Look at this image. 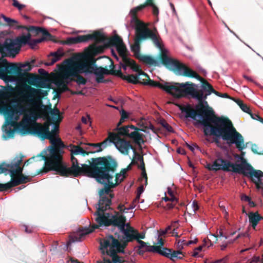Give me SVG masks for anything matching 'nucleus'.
<instances>
[{
    "label": "nucleus",
    "mask_w": 263,
    "mask_h": 263,
    "mask_svg": "<svg viewBox=\"0 0 263 263\" xmlns=\"http://www.w3.org/2000/svg\"><path fill=\"white\" fill-rule=\"evenodd\" d=\"M198 80L202 83L201 89H196L194 87L195 84L189 82L179 84L181 98L190 95L193 98L197 99L198 101L197 107L199 108V111L209 115L213 121L214 126L213 127L212 130H215L219 128L228 139V144H235L236 148L242 151L246 147L243 136L236 130L229 118L216 115L212 108L209 106L207 101H205L208 96L212 93L219 96V92L214 90L213 86L203 78Z\"/></svg>",
    "instance_id": "f257e3e1"
},
{
    "label": "nucleus",
    "mask_w": 263,
    "mask_h": 263,
    "mask_svg": "<svg viewBox=\"0 0 263 263\" xmlns=\"http://www.w3.org/2000/svg\"><path fill=\"white\" fill-rule=\"evenodd\" d=\"M47 95L46 91L35 88L26 84H23L18 88V99L17 104L5 103L0 105V113H2L6 119L8 124L13 125L14 120H17L20 115H24L35 121L38 118L50 119L49 117L51 105H45L42 101V96Z\"/></svg>",
    "instance_id": "f03ea898"
},
{
    "label": "nucleus",
    "mask_w": 263,
    "mask_h": 263,
    "mask_svg": "<svg viewBox=\"0 0 263 263\" xmlns=\"http://www.w3.org/2000/svg\"><path fill=\"white\" fill-rule=\"evenodd\" d=\"M59 125L58 123H53L50 119L47 120L43 124L34 121V123L30 126L22 125L21 130L23 134H30L37 136L42 140L48 139L52 145L49 148V156H46L41 153L37 157H41V160L45 161V166L35 173L32 174L31 177H33L40 174L47 173L50 170H55L58 167V161L60 158L59 154L60 148H64L65 145L60 138H55L58 135Z\"/></svg>",
    "instance_id": "7ed1b4c3"
},
{
    "label": "nucleus",
    "mask_w": 263,
    "mask_h": 263,
    "mask_svg": "<svg viewBox=\"0 0 263 263\" xmlns=\"http://www.w3.org/2000/svg\"><path fill=\"white\" fill-rule=\"evenodd\" d=\"M90 165H84L81 171L84 172L88 177L93 178L99 183L104 185L100 189L99 196L107 194L111 189L118 185L125 178L119 173H117L118 162L111 156L91 158L88 161Z\"/></svg>",
    "instance_id": "20e7f679"
},
{
    "label": "nucleus",
    "mask_w": 263,
    "mask_h": 263,
    "mask_svg": "<svg viewBox=\"0 0 263 263\" xmlns=\"http://www.w3.org/2000/svg\"><path fill=\"white\" fill-rule=\"evenodd\" d=\"M110 200L105 198L102 199L100 201V207L97 208V211L94 213V215L96 216L95 220L98 225L93 224L91 228H86L81 230L77 234L70 236V241L73 242L81 241L86 235L92 233L95 229L102 226L117 227L120 231L123 229L125 227V216L122 215H119L118 212H116L115 215L105 213V211L110 209Z\"/></svg>",
    "instance_id": "39448f33"
},
{
    "label": "nucleus",
    "mask_w": 263,
    "mask_h": 263,
    "mask_svg": "<svg viewBox=\"0 0 263 263\" xmlns=\"http://www.w3.org/2000/svg\"><path fill=\"white\" fill-rule=\"evenodd\" d=\"M241 163L233 164L229 161L218 158L214 161L213 165L208 164L207 168L210 171H232L242 174L250 178L255 183L257 189H262L263 190V183L261 180L263 172L260 170H255L243 158H241Z\"/></svg>",
    "instance_id": "423d86ee"
},
{
    "label": "nucleus",
    "mask_w": 263,
    "mask_h": 263,
    "mask_svg": "<svg viewBox=\"0 0 263 263\" xmlns=\"http://www.w3.org/2000/svg\"><path fill=\"white\" fill-rule=\"evenodd\" d=\"M135 37L134 44L131 46V50L134 53L135 57L143 62L144 63L151 66H159V62L149 55H143L140 53V44L142 41L147 39H151L153 41L156 46L161 50H165L162 49V45L161 43V39L158 34L157 30L154 28L153 30L148 28L135 27Z\"/></svg>",
    "instance_id": "0eeeda50"
},
{
    "label": "nucleus",
    "mask_w": 263,
    "mask_h": 263,
    "mask_svg": "<svg viewBox=\"0 0 263 263\" xmlns=\"http://www.w3.org/2000/svg\"><path fill=\"white\" fill-rule=\"evenodd\" d=\"M176 105L179 108L182 112L185 113V118H191L194 120L196 121L198 124L201 125L203 126V133L205 136H214L216 137L221 138L222 140L226 141L228 143V139L224 135L220 130L218 129L213 131V121L209 116V115L200 112L199 108L196 105L194 109L190 104L186 105H182L179 104H176Z\"/></svg>",
    "instance_id": "6e6552de"
},
{
    "label": "nucleus",
    "mask_w": 263,
    "mask_h": 263,
    "mask_svg": "<svg viewBox=\"0 0 263 263\" xmlns=\"http://www.w3.org/2000/svg\"><path fill=\"white\" fill-rule=\"evenodd\" d=\"M176 105L179 108L182 112L185 113V118H191L194 120L196 121L198 124L201 125L203 126V133L205 136H214L216 137L221 138L222 140L226 141L228 143V139L224 135L220 130L218 129L213 131V121L209 116V115L200 112L199 108L196 105L194 109L190 104L186 105H182L179 104H176Z\"/></svg>",
    "instance_id": "1a4fd4ad"
},
{
    "label": "nucleus",
    "mask_w": 263,
    "mask_h": 263,
    "mask_svg": "<svg viewBox=\"0 0 263 263\" xmlns=\"http://www.w3.org/2000/svg\"><path fill=\"white\" fill-rule=\"evenodd\" d=\"M72 149H71V167H67L66 164L64 163L62 160V154L63 151L61 149L62 148H60L59 154L60 155V158L59 161H58L59 164L58 167L55 170H50V171H54L57 172V174L60 175L61 176L68 177L73 176L78 177L81 175H85L87 176V175L82 171H81L84 165H90L88 162L89 160L87 161L88 164H82L81 166H80V164L78 162V159L74 157V155H78L81 154V151H82V147L79 145H72ZM89 161H91L89 160Z\"/></svg>",
    "instance_id": "9d476101"
},
{
    "label": "nucleus",
    "mask_w": 263,
    "mask_h": 263,
    "mask_svg": "<svg viewBox=\"0 0 263 263\" xmlns=\"http://www.w3.org/2000/svg\"><path fill=\"white\" fill-rule=\"evenodd\" d=\"M123 235L121 237H118L119 240L115 238L112 235H109L105 238L100 241V250L102 253H104L105 249L108 247L117 250L119 253H124V249L126 247L129 242H132L135 240L136 230L132 227L128 228L125 227L120 231Z\"/></svg>",
    "instance_id": "9b49d317"
},
{
    "label": "nucleus",
    "mask_w": 263,
    "mask_h": 263,
    "mask_svg": "<svg viewBox=\"0 0 263 263\" xmlns=\"http://www.w3.org/2000/svg\"><path fill=\"white\" fill-rule=\"evenodd\" d=\"M166 50H162L160 54V60L161 63L167 68L173 71L174 72L186 77L194 78L196 79H202L196 72L179 62L176 60L169 58L166 54Z\"/></svg>",
    "instance_id": "f8f14e48"
},
{
    "label": "nucleus",
    "mask_w": 263,
    "mask_h": 263,
    "mask_svg": "<svg viewBox=\"0 0 263 263\" xmlns=\"http://www.w3.org/2000/svg\"><path fill=\"white\" fill-rule=\"evenodd\" d=\"M23 156L17 157L16 164L10 174L11 181L5 184L0 183V192L7 191L13 187L30 181L31 178L23 174V167L21 166Z\"/></svg>",
    "instance_id": "ddd939ff"
},
{
    "label": "nucleus",
    "mask_w": 263,
    "mask_h": 263,
    "mask_svg": "<svg viewBox=\"0 0 263 263\" xmlns=\"http://www.w3.org/2000/svg\"><path fill=\"white\" fill-rule=\"evenodd\" d=\"M147 80H143L141 84L144 85H148L152 87H158L166 92L171 94L177 98H181L180 91V83H168L165 82L164 84L159 82L155 81L150 79L149 76L147 77Z\"/></svg>",
    "instance_id": "4468645a"
},
{
    "label": "nucleus",
    "mask_w": 263,
    "mask_h": 263,
    "mask_svg": "<svg viewBox=\"0 0 263 263\" xmlns=\"http://www.w3.org/2000/svg\"><path fill=\"white\" fill-rule=\"evenodd\" d=\"M6 59L0 57V78L3 80L11 81V77L8 73H14L20 77H24L25 72H22L21 67L15 64H11L8 66Z\"/></svg>",
    "instance_id": "2eb2a0df"
},
{
    "label": "nucleus",
    "mask_w": 263,
    "mask_h": 263,
    "mask_svg": "<svg viewBox=\"0 0 263 263\" xmlns=\"http://www.w3.org/2000/svg\"><path fill=\"white\" fill-rule=\"evenodd\" d=\"M138 127L130 125L118 128V132L116 134H119V136L127 137L132 139L135 143L140 145L144 143L145 136L143 134L138 133Z\"/></svg>",
    "instance_id": "dca6fc26"
},
{
    "label": "nucleus",
    "mask_w": 263,
    "mask_h": 263,
    "mask_svg": "<svg viewBox=\"0 0 263 263\" xmlns=\"http://www.w3.org/2000/svg\"><path fill=\"white\" fill-rule=\"evenodd\" d=\"M110 140V145L114 144L116 148L122 154L127 155L130 149H134L130 142L122 139L119 134L115 133L109 132Z\"/></svg>",
    "instance_id": "f3484780"
},
{
    "label": "nucleus",
    "mask_w": 263,
    "mask_h": 263,
    "mask_svg": "<svg viewBox=\"0 0 263 263\" xmlns=\"http://www.w3.org/2000/svg\"><path fill=\"white\" fill-rule=\"evenodd\" d=\"M20 52L14 39L6 38L4 43H0V53L4 57L14 58Z\"/></svg>",
    "instance_id": "a211bd4d"
},
{
    "label": "nucleus",
    "mask_w": 263,
    "mask_h": 263,
    "mask_svg": "<svg viewBox=\"0 0 263 263\" xmlns=\"http://www.w3.org/2000/svg\"><path fill=\"white\" fill-rule=\"evenodd\" d=\"M25 76H26L25 78V83H23L18 85L17 88L14 87L15 88V90H17V91L18 95V88H20L23 84H26V85L31 87L32 85L35 86L37 88H47L48 87L46 80L39 76L32 73H28L27 72H25Z\"/></svg>",
    "instance_id": "6ab92c4d"
},
{
    "label": "nucleus",
    "mask_w": 263,
    "mask_h": 263,
    "mask_svg": "<svg viewBox=\"0 0 263 263\" xmlns=\"http://www.w3.org/2000/svg\"><path fill=\"white\" fill-rule=\"evenodd\" d=\"M79 69L73 66H69L63 74L64 79H69L71 81H75L79 85H85L87 80L80 75Z\"/></svg>",
    "instance_id": "aec40b11"
},
{
    "label": "nucleus",
    "mask_w": 263,
    "mask_h": 263,
    "mask_svg": "<svg viewBox=\"0 0 263 263\" xmlns=\"http://www.w3.org/2000/svg\"><path fill=\"white\" fill-rule=\"evenodd\" d=\"M78 43L94 40L96 43H102L107 39L106 36L99 31H95L92 34L77 36Z\"/></svg>",
    "instance_id": "412c9836"
},
{
    "label": "nucleus",
    "mask_w": 263,
    "mask_h": 263,
    "mask_svg": "<svg viewBox=\"0 0 263 263\" xmlns=\"http://www.w3.org/2000/svg\"><path fill=\"white\" fill-rule=\"evenodd\" d=\"M153 249L158 251L159 254L170 259L173 261H176L177 259H182V257H178V255H182V252L180 250L174 251L166 248H163V249L161 250L160 247H153Z\"/></svg>",
    "instance_id": "4be33fe9"
},
{
    "label": "nucleus",
    "mask_w": 263,
    "mask_h": 263,
    "mask_svg": "<svg viewBox=\"0 0 263 263\" xmlns=\"http://www.w3.org/2000/svg\"><path fill=\"white\" fill-rule=\"evenodd\" d=\"M28 30L31 32H34L36 34H39L40 33H42L43 34V37L39 39H35L37 44L41 43L45 40L49 41L54 40V36L51 35L44 28L39 27L30 26L28 28Z\"/></svg>",
    "instance_id": "5701e85b"
},
{
    "label": "nucleus",
    "mask_w": 263,
    "mask_h": 263,
    "mask_svg": "<svg viewBox=\"0 0 263 263\" xmlns=\"http://www.w3.org/2000/svg\"><path fill=\"white\" fill-rule=\"evenodd\" d=\"M90 148L86 147V149H91V154L99 153L101 152L103 149L106 148L108 146H110V140L109 138V133H108V137L102 142L97 143H88Z\"/></svg>",
    "instance_id": "b1692460"
},
{
    "label": "nucleus",
    "mask_w": 263,
    "mask_h": 263,
    "mask_svg": "<svg viewBox=\"0 0 263 263\" xmlns=\"http://www.w3.org/2000/svg\"><path fill=\"white\" fill-rule=\"evenodd\" d=\"M146 6L143 3L142 4L140 5L139 6L136 7L132 9H131L130 13L132 16V21L134 22L135 24V27H140V28H148L145 24L140 21L137 16V14L139 11H140L144 9Z\"/></svg>",
    "instance_id": "393cba45"
},
{
    "label": "nucleus",
    "mask_w": 263,
    "mask_h": 263,
    "mask_svg": "<svg viewBox=\"0 0 263 263\" xmlns=\"http://www.w3.org/2000/svg\"><path fill=\"white\" fill-rule=\"evenodd\" d=\"M15 90L14 87L11 85L3 87V89H0V101H9L13 97ZM3 102L0 101V105H2Z\"/></svg>",
    "instance_id": "a878e982"
},
{
    "label": "nucleus",
    "mask_w": 263,
    "mask_h": 263,
    "mask_svg": "<svg viewBox=\"0 0 263 263\" xmlns=\"http://www.w3.org/2000/svg\"><path fill=\"white\" fill-rule=\"evenodd\" d=\"M94 72V74L96 75V81L98 83H106L108 80H104V75H108L109 73H110V71L107 68V66L104 68L101 66L99 67V69Z\"/></svg>",
    "instance_id": "bb28decb"
},
{
    "label": "nucleus",
    "mask_w": 263,
    "mask_h": 263,
    "mask_svg": "<svg viewBox=\"0 0 263 263\" xmlns=\"http://www.w3.org/2000/svg\"><path fill=\"white\" fill-rule=\"evenodd\" d=\"M136 238L135 240H137V242L139 244V246H136L135 247V249L136 251V252L138 254H141L143 252V251L141 250V249L146 246V242L142 241L141 239H144L145 238V233H139L138 230H136Z\"/></svg>",
    "instance_id": "cd10ccee"
},
{
    "label": "nucleus",
    "mask_w": 263,
    "mask_h": 263,
    "mask_svg": "<svg viewBox=\"0 0 263 263\" xmlns=\"http://www.w3.org/2000/svg\"><path fill=\"white\" fill-rule=\"evenodd\" d=\"M64 52L61 49H59L56 52H51L50 56H51L52 58H49V61H50L46 63L45 65L47 66H51L53 65L55 62L59 61L62 57L64 56Z\"/></svg>",
    "instance_id": "c85d7f7f"
},
{
    "label": "nucleus",
    "mask_w": 263,
    "mask_h": 263,
    "mask_svg": "<svg viewBox=\"0 0 263 263\" xmlns=\"http://www.w3.org/2000/svg\"><path fill=\"white\" fill-rule=\"evenodd\" d=\"M106 40L103 42H105L106 47L116 46L121 44L123 43L122 38L118 35H115L110 38H108L106 36Z\"/></svg>",
    "instance_id": "c756f323"
},
{
    "label": "nucleus",
    "mask_w": 263,
    "mask_h": 263,
    "mask_svg": "<svg viewBox=\"0 0 263 263\" xmlns=\"http://www.w3.org/2000/svg\"><path fill=\"white\" fill-rule=\"evenodd\" d=\"M16 160L17 157L10 163H7L5 162L0 163V174L6 173L7 171H9L11 174V171L14 169V165L16 164Z\"/></svg>",
    "instance_id": "7c9ffc66"
},
{
    "label": "nucleus",
    "mask_w": 263,
    "mask_h": 263,
    "mask_svg": "<svg viewBox=\"0 0 263 263\" xmlns=\"http://www.w3.org/2000/svg\"><path fill=\"white\" fill-rule=\"evenodd\" d=\"M126 62H127V64L130 67L132 70L135 72H138L139 76H144L145 77H148V74L143 72L141 69L140 67L137 64L136 62L130 58V59H126Z\"/></svg>",
    "instance_id": "2f4dec72"
},
{
    "label": "nucleus",
    "mask_w": 263,
    "mask_h": 263,
    "mask_svg": "<svg viewBox=\"0 0 263 263\" xmlns=\"http://www.w3.org/2000/svg\"><path fill=\"white\" fill-rule=\"evenodd\" d=\"M30 39L31 35L30 33H28L27 35L18 36L15 39H14V40L17 47H19V50L20 51L22 46L23 45L28 44Z\"/></svg>",
    "instance_id": "473e14b6"
},
{
    "label": "nucleus",
    "mask_w": 263,
    "mask_h": 263,
    "mask_svg": "<svg viewBox=\"0 0 263 263\" xmlns=\"http://www.w3.org/2000/svg\"><path fill=\"white\" fill-rule=\"evenodd\" d=\"M248 216L249 222L251 223L253 229L255 230L258 222L261 219H263V217H261L257 212H251L249 213Z\"/></svg>",
    "instance_id": "72a5a7b5"
},
{
    "label": "nucleus",
    "mask_w": 263,
    "mask_h": 263,
    "mask_svg": "<svg viewBox=\"0 0 263 263\" xmlns=\"http://www.w3.org/2000/svg\"><path fill=\"white\" fill-rule=\"evenodd\" d=\"M1 17L4 19V20L6 22L7 25L10 26H16L17 29H22L25 28V27L22 25H17L18 22L17 21L8 17L4 15V14H2Z\"/></svg>",
    "instance_id": "f704fd0d"
},
{
    "label": "nucleus",
    "mask_w": 263,
    "mask_h": 263,
    "mask_svg": "<svg viewBox=\"0 0 263 263\" xmlns=\"http://www.w3.org/2000/svg\"><path fill=\"white\" fill-rule=\"evenodd\" d=\"M141 76L134 75V74H129L127 76H124L123 80L127 81L128 83H132L134 84H137L140 83L141 84V82L139 80V77Z\"/></svg>",
    "instance_id": "c9c22d12"
},
{
    "label": "nucleus",
    "mask_w": 263,
    "mask_h": 263,
    "mask_svg": "<svg viewBox=\"0 0 263 263\" xmlns=\"http://www.w3.org/2000/svg\"><path fill=\"white\" fill-rule=\"evenodd\" d=\"M117 253L119 252L117 250L109 248V250H108L107 249H105V252L103 254H104L106 253V254L109 255L112 258V260L114 263H118L119 262V256L117 255ZM119 263H121V262Z\"/></svg>",
    "instance_id": "e433bc0d"
},
{
    "label": "nucleus",
    "mask_w": 263,
    "mask_h": 263,
    "mask_svg": "<svg viewBox=\"0 0 263 263\" xmlns=\"http://www.w3.org/2000/svg\"><path fill=\"white\" fill-rule=\"evenodd\" d=\"M108 47L105 46V43L104 46H96L95 45H92L89 46L90 52L93 55H97L103 52L105 48Z\"/></svg>",
    "instance_id": "4c0bfd02"
},
{
    "label": "nucleus",
    "mask_w": 263,
    "mask_h": 263,
    "mask_svg": "<svg viewBox=\"0 0 263 263\" xmlns=\"http://www.w3.org/2000/svg\"><path fill=\"white\" fill-rule=\"evenodd\" d=\"M62 77V80H59L55 82L56 85L61 89L62 92H64L68 90V87L67 86L68 82L67 80L68 79H64Z\"/></svg>",
    "instance_id": "58836bf2"
},
{
    "label": "nucleus",
    "mask_w": 263,
    "mask_h": 263,
    "mask_svg": "<svg viewBox=\"0 0 263 263\" xmlns=\"http://www.w3.org/2000/svg\"><path fill=\"white\" fill-rule=\"evenodd\" d=\"M81 67L83 69L84 72L94 74L96 69H99V67H97V65H92L88 63L84 64Z\"/></svg>",
    "instance_id": "ea45409f"
},
{
    "label": "nucleus",
    "mask_w": 263,
    "mask_h": 263,
    "mask_svg": "<svg viewBox=\"0 0 263 263\" xmlns=\"http://www.w3.org/2000/svg\"><path fill=\"white\" fill-rule=\"evenodd\" d=\"M116 48L122 59H123L124 57H127L126 56L127 49L124 43L117 46Z\"/></svg>",
    "instance_id": "a19ab883"
},
{
    "label": "nucleus",
    "mask_w": 263,
    "mask_h": 263,
    "mask_svg": "<svg viewBox=\"0 0 263 263\" xmlns=\"http://www.w3.org/2000/svg\"><path fill=\"white\" fill-rule=\"evenodd\" d=\"M49 114L52 116V118L51 119V121L54 123V122L57 121L60 118V110L58 108H55L54 109H52L51 108V110H50Z\"/></svg>",
    "instance_id": "79ce46f5"
},
{
    "label": "nucleus",
    "mask_w": 263,
    "mask_h": 263,
    "mask_svg": "<svg viewBox=\"0 0 263 263\" xmlns=\"http://www.w3.org/2000/svg\"><path fill=\"white\" fill-rule=\"evenodd\" d=\"M138 168L142 171L141 176L142 177L145 179V185H146L147 184V176L146 173L144 160L140 162V164L138 165Z\"/></svg>",
    "instance_id": "37998d69"
},
{
    "label": "nucleus",
    "mask_w": 263,
    "mask_h": 263,
    "mask_svg": "<svg viewBox=\"0 0 263 263\" xmlns=\"http://www.w3.org/2000/svg\"><path fill=\"white\" fill-rule=\"evenodd\" d=\"M148 243L146 242V246L141 249V250L143 251V252L141 254H139V255H143L144 253L146 252H156L158 253V251L155 250L154 249H153V247H159V246H150L148 245Z\"/></svg>",
    "instance_id": "c03bdc74"
},
{
    "label": "nucleus",
    "mask_w": 263,
    "mask_h": 263,
    "mask_svg": "<svg viewBox=\"0 0 263 263\" xmlns=\"http://www.w3.org/2000/svg\"><path fill=\"white\" fill-rule=\"evenodd\" d=\"M159 123L161 125V126L164 127L167 132L170 133H173L174 130L172 127L166 121L163 119H161L160 120Z\"/></svg>",
    "instance_id": "a18cd8bd"
},
{
    "label": "nucleus",
    "mask_w": 263,
    "mask_h": 263,
    "mask_svg": "<svg viewBox=\"0 0 263 263\" xmlns=\"http://www.w3.org/2000/svg\"><path fill=\"white\" fill-rule=\"evenodd\" d=\"M109 71H110L111 72H110V73H109L108 74H111V75L118 76L123 80L124 78V76H125L122 73L120 68L118 70L111 69L109 70Z\"/></svg>",
    "instance_id": "49530a36"
},
{
    "label": "nucleus",
    "mask_w": 263,
    "mask_h": 263,
    "mask_svg": "<svg viewBox=\"0 0 263 263\" xmlns=\"http://www.w3.org/2000/svg\"><path fill=\"white\" fill-rule=\"evenodd\" d=\"M110 192H110L107 194H104V195H102V196H100V199L99 200L98 204V208L100 207V200L104 198H107L108 200H110V204L111 203V199L114 197V194H112V193H110Z\"/></svg>",
    "instance_id": "de8ad7c7"
},
{
    "label": "nucleus",
    "mask_w": 263,
    "mask_h": 263,
    "mask_svg": "<svg viewBox=\"0 0 263 263\" xmlns=\"http://www.w3.org/2000/svg\"><path fill=\"white\" fill-rule=\"evenodd\" d=\"M34 63H35V60H32L31 61V63L29 62H26L25 63L22 64L21 67H27V68L25 70L27 72V71L31 70V69L32 68V65L31 64H34Z\"/></svg>",
    "instance_id": "09e8293b"
},
{
    "label": "nucleus",
    "mask_w": 263,
    "mask_h": 263,
    "mask_svg": "<svg viewBox=\"0 0 263 263\" xmlns=\"http://www.w3.org/2000/svg\"><path fill=\"white\" fill-rule=\"evenodd\" d=\"M78 43L77 36L67 38L65 41V44L71 45Z\"/></svg>",
    "instance_id": "8fccbe9b"
},
{
    "label": "nucleus",
    "mask_w": 263,
    "mask_h": 263,
    "mask_svg": "<svg viewBox=\"0 0 263 263\" xmlns=\"http://www.w3.org/2000/svg\"><path fill=\"white\" fill-rule=\"evenodd\" d=\"M126 59H130V58H128V57H124L123 59H122V61L120 62V68L121 67L123 68V69L125 70H126L127 69V66H128V64H127V62H126Z\"/></svg>",
    "instance_id": "3c124183"
},
{
    "label": "nucleus",
    "mask_w": 263,
    "mask_h": 263,
    "mask_svg": "<svg viewBox=\"0 0 263 263\" xmlns=\"http://www.w3.org/2000/svg\"><path fill=\"white\" fill-rule=\"evenodd\" d=\"M12 1H13V6L17 8V9L19 10H21L24 8H25V5L19 4V3L18 2V1L17 0H12Z\"/></svg>",
    "instance_id": "603ef678"
},
{
    "label": "nucleus",
    "mask_w": 263,
    "mask_h": 263,
    "mask_svg": "<svg viewBox=\"0 0 263 263\" xmlns=\"http://www.w3.org/2000/svg\"><path fill=\"white\" fill-rule=\"evenodd\" d=\"M121 114V118H122V120H125L126 119L128 118V114L124 109H122L120 111Z\"/></svg>",
    "instance_id": "864d4df0"
},
{
    "label": "nucleus",
    "mask_w": 263,
    "mask_h": 263,
    "mask_svg": "<svg viewBox=\"0 0 263 263\" xmlns=\"http://www.w3.org/2000/svg\"><path fill=\"white\" fill-rule=\"evenodd\" d=\"M134 154H135V159L137 160V161H139L140 162L142 161V160H143V156L140 155L139 154H138V153H137L135 151V149L134 148Z\"/></svg>",
    "instance_id": "5fc2aeb1"
},
{
    "label": "nucleus",
    "mask_w": 263,
    "mask_h": 263,
    "mask_svg": "<svg viewBox=\"0 0 263 263\" xmlns=\"http://www.w3.org/2000/svg\"><path fill=\"white\" fill-rule=\"evenodd\" d=\"M149 6H151L153 8V13L154 15L157 16L159 14V9L158 8L153 4V5H149Z\"/></svg>",
    "instance_id": "6e6d98bb"
},
{
    "label": "nucleus",
    "mask_w": 263,
    "mask_h": 263,
    "mask_svg": "<svg viewBox=\"0 0 263 263\" xmlns=\"http://www.w3.org/2000/svg\"><path fill=\"white\" fill-rule=\"evenodd\" d=\"M145 128L151 129L154 133L156 134L158 130V129H156L155 127L152 124H149L148 126H145Z\"/></svg>",
    "instance_id": "4d7b16f0"
},
{
    "label": "nucleus",
    "mask_w": 263,
    "mask_h": 263,
    "mask_svg": "<svg viewBox=\"0 0 263 263\" xmlns=\"http://www.w3.org/2000/svg\"><path fill=\"white\" fill-rule=\"evenodd\" d=\"M241 110H243L244 112L248 113V114H250L251 110L249 106L247 104H245L244 106L241 107Z\"/></svg>",
    "instance_id": "13d9d810"
},
{
    "label": "nucleus",
    "mask_w": 263,
    "mask_h": 263,
    "mask_svg": "<svg viewBox=\"0 0 263 263\" xmlns=\"http://www.w3.org/2000/svg\"><path fill=\"white\" fill-rule=\"evenodd\" d=\"M186 144L187 147L192 152L194 151L195 147H196L198 149L199 148V146L196 144H193L192 145H191L186 143Z\"/></svg>",
    "instance_id": "bf43d9fd"
},
{
    "label": "nucleus",
    "mask_w": 263,
    "mask_h": 263,
    "mask_svg": "<svg viewBox=\"0 0 263 263\" xmlns=\"http://www.w3.org/2000/svg\"><path fill=\"white\" fill-rule=\"evenodd\" d=\"M260 261V257L259 256H254L252 260L249 261V263H257Z\"/></svg>",
    "instance_id": "052dcab7"
},
{
    "label": "nucleus",
    "mask_w": 263,
    "mask_h": 263,
    "mask_svg": "<svg viewBox=\"0 0 263 263\" xmlns=\"http://www.w3.org/2000/svg\"><path fill=\"white\" fill-rule=\"evenodd\" d=\"M28 44H29L31 47L32 48H33L34 47L37 45V43H36L35 39H33V40L30 39Z\"/></svg>",
    "instance_id": "680f3d73"
},
{
    "label": "nucleus",
    "mask_w": 263,
    "mask_h": 263,
    "mask_svg": "<svg viewBox=\"0 0 263 263\" xmlns=\"http://www.w3.org/2000/svg\"><path fill=\"white\" fill-rule=\"evenodd\" d=\"M192 206L193 208L194 211L195 212L199 209V206L196 200H194L192 203Z\"/></svg>",
    "instance_id": "e2e57ef3"
},
{
    "label": "nucleus",
    "mask_w": 263,
    "mask_h": 263,
    "mask_svg": "<svg viewBox=\"0 0 263 263\" xmlns=\"http://www.w3.org/2000/svg\"><path fill=\"white\" fill-rule=\"evenodd\" d=\"M241 199L242 200V201H246V202H249L250 201V200L251 199L250 197H249V196H247L246 195H242L241 196Z\"/></svg>",
    "instance_id": "0e129e2a"
},
{
    "label": "nucleus",
    "mask_w": 263,
    "mask_h": 263,
    "mask_svg": "<svg viewBox=\"0 0 263 263\" xmlns=\"http://www.w3.org/2000/svg\"><path fill=\"white\" fill-rule=\"evenodd\" d=\"M175 204L172 203H167L166 206L164 207V209L165 210H171L174 208Z\"/></svg>",
    "instance_id": "69168bd1"
},
{
    "label": "nucleus",
    "mask_w": 263,
    "mask_h": 263,
    "mask_svg": "<svg viewBox=\"0 0 263 263\" xmlns=\"http://www.w3.org/2000/svg\"><path fill=\"white\" fill-rule=\"evenodd\" d=\"M14 132H15V131L14 129H9V130H8L7 131L6 133L8 134V135L9 136V137H13L14 136Z\"/></svg>",
    "instance_id": "338daca9"
},
{
    "label": "nucleus",
    "mask_w": 263,
    "mask_h": 263,
    "mask_svg": "<svg viewBox=\"0 0 263 263\" xmlns=\"http://www.w3.org/2000/svg\"><path fill=\"white\" fill-rule=\"evenodd\" d=\"M38 71L40 74L45 76V77L47 76L48 74V73L45 70H44L43 69H39Z\"/></svg>",
    "instance_id": "774afa93"
}]
</instances>
